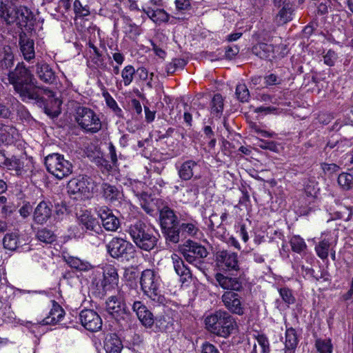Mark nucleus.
Wrapping results in <instances>:
<instances>
[{
	"mask_svg": "<svg viewBox=\"0 0 353 353\" xmlns=\"http://www.w3.org/2000/svg\"><path fill=\"white\" fill-rule=\"evenodd\" d=\"M159 221L162 233L167 243L176 244L179 242V229L181 221L176 212L168 206L159 211Z\"/></svg>",
	"mask_w": 353,
	"mask_h": 353,
	"instance_id": "4",
	"label": "nucleus"
},
{
	"mask_svg": "<svg viewBox=\"0 0 353 353\" xmlns=\"http://www.w3.org/2000/svg\"><path fill=\"white\" fill-rule=\"evenodd\" d=\"M214 278L217 284L223 290L234 292H239L243 290L245 280L241 275L229 276L219 272L215 274Z\"/></svg>",
	"mask_w": 353,
	"mask_h": 353,
	"instance_id": "13",
	"label": "nucleus"
},
{
	"mask_svg": "<svg viewBox=\"0 0 353 353\" xmlns=\"http://www.w3.org/2000/svg\"><path fill=\"white\" fill-rule=\"evenodd\" d=\"M68 192L74 199H85L92 196L94 183L91 178L82 176L73 179L68 183Z\"/></svg>",
	"mask_w": 353,
	"mask_h": 353,
	"instance_id": "8",
	"label": "nucleus"
},
{
	"mask_svg": "<svg viewBox=\"0 0 353 353\" xmlns=\"http://www.w3.org/2000/svg\"><path fill=\"white\" fill-rule=\"evenodd\" d=\"M181 252L185 259L190 263L201 268L208 252L206 248L199 243L188 240L183 245Z\"/></svg>",
	"mask_w": 353,
	"mask_h": 353,
	"instance_id": "10",
	"label": "nucleus"
},
{
	"mask_svg": "<svg viewBox=\"0 0 353 353\" xmlns=\"http://www.w3.org/2000/svg\"><path fill=\"white\" fill-rule=\"evenodd\" d=\"M279 10L274 19L277 25H283L293 20L295 10L292 4H287V6L279 8Z\"/></svg>",
	"mask_w": 353,
	"mask_h": 353,
	"instance_id": "29",
	"label": "nucleus"
},
{
	"mask_svg": "<svg viewBox=\"0 0 353 353\" xmlns=\"http://www.w3.org/2000/svg\"><path fill=\"white\" fill-rule=\"evenodd\" d=\"M33 19L32 12L26 6L17 8V25L20 27H26L28 23Z\"/></svg>",
	"mask_w": 353,
	"mask_h": 353,
	"instance_id": "37",
	"label": "nucleus"
},
{
	"mask_svg": "<svg viewBox=\"0 0 353 353\" xmlns=\"http://www.w3.org/2000/svg\"><path fill=\"white\" fill-rule=\"evenodd\" d=\"M172 260L176 273L180 276L181 281L185 283L192 278L190 269L185 265L183 260L177 254L172 255Z\"/></svg>",
	"mask_w": 353,
	"mask_h": 353,
	"instance_id": "25",
	"label": "nucleus"
},
{
	"mask_svg": "<svg viewBox=\"0 0 353 353\" xmlns=\"http://www.w3.org/2000/svg\"><path fill=\"white\" fill-rule=\"evenodd\" d=\"M199 232V228L198 226V223L195 220H192L190 222H182L179 225V236H180V234L182 235L189 236H196L197 234Z\"/></svg>",
	"mask_w": 353,
	"mask_h": 353,
	"instance_id": "33",
	"label": "nucleus"
},
{
	"mask_svg": "<svg viewBox=\"0 0 353 353\" xmlns=\"http://www.w3.org/2000/svg\"><path fill=\"white\" fill-rule=\"evenodd\" d=\"M74 10L79 17H86L90 14L89 9L86 6H83L79 0H75L74 2Z\"/></svg>",
	"mask_w": 353,
	"mask_h": 353,
	"instance_id": "53",
	"label": "nucleus"
},
{
	"mask_svg": "<svg viewBox=\"0 0 353 353\" xmlns=\"http://www.w3.org/2000/svg\"><path fill=\"white\" fill-rule=\"evenodd\" d=\"M101 276V271H99V272L95 274V276L92 280V286L97 290L99 296H103L106 294V292L109 290L104 283Z\"/></svg>",
	"mask_w": 353,
	"mask_h": 353,
	"instance_id": "41",
	"label": "nucleus"
},
{
	"mask_svg": "<svg viewBox=\"0 0 353 353\" xmlns=\"http://www.w3.org/2000/svg\"><path fill=\"white\" fill-rule=\"evenodd\" d=\"M321 167L325 174L328 176H331L337 172L340 169V167L335 163H322Z\"/></svg>",
	"mask_w": 353,
	"mask_h": 353,
	"instance_id": "54",
	"label": "nucleus"
},
{
	"mask_svg": "<svg viewBox=\"0 0 353 353\" xmlns=\"http://www.w3.org/2000/svg\"><path fill=\"white\" fill-rule=\"evenodd\" d=\"M81 325L90 332L98 331L102 327L100 316L93 310H83L79 314Z\"/></svg>",
	"mask_w": 353,
	"mask_h": 353,
	"instance_id": "16",
	"label": "nucleus"
},
{
	"mask_svg": "<svg viewBox=\"0 0 353 353\" xmlns=\"http://www.w3.org/2000/svg\"><path fill=\"white\" fill-rule=\"evenodd\" d=\"M37 238L39 241L47 244H50L56 241V235L48 228L39 230L37 232Z\"/></svg>",
	"mask_w": 353,
	"mask_h": 353,
	"instance_id": "44",
	"label": "nucleus"
},
{
	"mask_svg": "<svg viewBox=\"0 0 353 353\" xmlns=\"http://www.w3.org/2000/svg\"><path fill=\"white\" fill-rule=\"evenodd\" d=\"M19 212L23 218L26 219L32 212V207L30 203H26L20 208Z\"/></svg>",
	"mask_w": 353,
	"mask_h": 353,
	"instance_id": "60",
	"label": "nucleus"
},
{
	"mask_svg": "<svg viewBox=\"0 0 353 353\" xmlns=\"http://www.w3.org/2000/svg\"><path fill=\"white\" fill-rule=\"evenodd\" d=\"M235 94L237 99L241 102H248L250 99V92L244 83H239L236 87Z\"/></svg>",
	"mask_w": 353,
	"mask_h": 353,
	"instance_id": "47",
	"label": "nucleus"
},
{
	"mask_svg": "<svg viewBox=\"0 0 353 353\" xmlns=\"http://www.w3.org/2000/svg\"><path fill=\"white\" fill-rule=\"evenodd\" d=\"M53 205L50 201H41L34 208L33 220L37 224L46 223L52 216Z\"/></svg>",
	"mask_w": 353,
	"mask_h": 353,
	"instance_id": "19",
	"label": "nucleus"
},
{
	"mask_svg": "<svg viewBox=\"0 0 353 353\" xmlns=\"http://www.w3.org/2000/svg\"><path fill=\"white\" fill-rule=\"evenodd\" d=\"M172 324L168 322L165 316H161L156 319V326L158 327L160 332H168Z\"/></svg>",
	"mask_w": 353,
	"mask_h": 353,
	"instance_id": "56",
	"label": "nucleus"
},
{
	"mask_svg": "<svg viewBox=\"0 0 353 353\" xmlns=\"http://www.w3.org/2000/svg\"><path fill=\"white\" fill-rule=\"evenodd\" d=\"M75 121L87 132L96 133L101 129L99 116L92 109L79 105L75 109Z\"/></svg>",
	"mask_w": 353,
	"mask_h": 353,
	"instance_id": "6",
	"label": "nucleus"
},
{
	"mask_svg": "<svg viewBox=\"0 0 353 353\" xmlns=\"http://www.w3.org/2000/svg\"><path fill=\"white\" fill-rule=\"evenodd\" d=\"M337 182L343 190H350L353 188V174L342 172L339 175Z\"/></svg>",
	"mask_w": 353,
	"mask_h": 353,
	"instance_id": "40",
	"label": "nucleus"
},
{
	"mask_svg": "<svg viewBox=\"0 0 353 353\" xmlns=\"http://www.w3.org/2000/svg\"><path fill=\"white\" fill-rule=\"evenodd\" d=\"M137 248L145 251L153 250L157 245L158 238L146 223L137 221L127 230Z\"/></svg>",
	"mask_w": 353,
	"mask_h": 353,
	"instance_id": "3",
	"label": "nucleus"
},
{
	"mask_svg": "<svg viewBox=\"0 0 353 353\" xmlns=\"http://www.w3.org/2000/svg\"><path fill=\"white\" fill-rule=\"evenodd\" d=\"M132 310L145 327H150L154 324V321L152 312L141 301H134Z\"/></svg>",
	"mask_w": 353,
	"mask_h": 353,
	"instance_id": "21",
	"label": "nucleus"
},
{
	"mask_svg": "<svg viewBox=\"0 0 353 353\" xmlns=\"http://www.w3.org/2000/svg\"><path fill=\"white\" fill-rule=\"evenodd\" d=\"M330 248V243L327 239L321 241L315 247L316 254L319 258L324 260L328 256Z\"/></svg>",
	"mask_w": 353,
	"mask_h": 353,
	"instance_id": "45",
	"label": "nucleus"
},
{
	"mask_svg": "<svg viewBox=\"0 0 353 353\" xmlns=\"http://www.w3.org/2000/svg\"><path fill=\"white\" fill-rule=\"evenodd\" d=\"M7 74L10 83L13 85L23 101H35L40 103L43 105L45 112L52 118L59 115L61 101L54 97L52 90L32 83L33 75L23 63H19Z\"/></svg>",
	"mask_w": 353,
	"mask_h": 353,
	"instance_id": "1",
	"label": "nucleus"
},
{
	"mask_svg": "<svg viewBox=\"0 0 353 353\" xmlns=\"http://www.w3.org/2000/svg\"><path fill=\"white\" fill-rule=\"evenodd\" d=\"M137 286V285L136 282L132 281L129 283H125L121 286L119 291L118 296L121 297L124 302L126 301H132V299L138 294Z\"/></svg>",
	"mask_w": 353,
	"mask_h": 353,
	"instance_id": "32",
	"label": "nucleus"
},
{
	"mask_svg": "<svg viewBox=\"0 0 353 353\" xmlns=\"http://www.w3.org/2000/svg\"><path fill=\"white\" fill-rule=\"evenodd\" d=\"M110 256L117 260H127L132 257L134 246L129 241L119 237L112 238L105 245Z\"/></svg>",
	"mask_w": 353,
	"mask_h": 353,
	"instance_id": "9",
	"label": "nucleus"
},
{
	"mask_svg": "<svg viewBox=\"0 0 353 353\" xmlns=\"http://www.w3.org/2000/svg\"><path fill=\"white\" fill-rule=\"evenodd\" d=\"M176 8L179 11L188 10L191 8L190 0H176Z\"/></svg>",
	"mask_w": 353,
	"mask_h": 353,
	"instance_id": "58",
	"label": "nucleus"
},
{
	"mask_svg": "<svg viewBox=\"0 0 353 353\" xmlns=\"http://www.w3.org/2000/svg\"><path fill=\"white\" fill-rule=\"evenodd\" d=\"M12 115L10 108L4 103L0 102V118L9 119Z\"/></svg>",
	"mask_w": 353,
	"mask_h": 353,
	"instance_id": "63",
	"label": "nucleus"
},
{
	"mask_svg": "<svg viewBox=\"0 0 353 353\" xmlns=\"http://www.w3.org/2000/svg\"><path fill=\"white\" fill-rule=\"evenodd\" d=\"M201 353H220V352L213 344L205 342L201 346Z\"/></svg>",
	"mask_w": 353,
	"mask_h": 353,
	"instance_id": "59",
	"label": "nucleus"
},
{
	"mask_svg": "<svg viewBox=\"0 0 353 353\" xmlns=\"http://www.w3.org/2000/svg\"><path fill=\"white\" fill-rule=\"evenodd\" d=\"M32 71L36 77L44 83L52 85L57 82V76L54 70L43 61H39L32 66Z\"/></svg>",
	"mask_w": 353,
	"mask_h": 353,
	"instance_id": "15",
	"label": "nucleus"
},
{
	"mask_svg": "<svg viewBox=\"0 0 353 353\" xmlns=\"http://www.w3.org/2000/svg\"><path fill=\"white\" fill-rule=\"evenodd\" d=\"M19 244V237L15 233L6 234L3 239V248L6 250L14 251L15 250Z\"/></svg>",
	"mask_w": 353,
	"mask_h": 353,
	"instance_id": "42",
	"label": "nucleus"
},
{
	"mask_svg": "<svg viewBox=\"0 0 353 353\" xmlns=\"http://www.w3.org/2000/svg\"><path fill=\"white\" fill-rule=\"evenodd\" d=\"M254 54L263 59L274 57V47L272 44L266 43H259L252 48Z\"/></svg>",
	"mask_w": 353,
	"mask_h": 353,
	"instance_id": "27",
	"label": "nucleus"
},
{
	"mask_svg": "<svg viewBox=\"0 0 353 353\" xmlns=\"http://www.w3.org/2000/svg\"><path fill=\"white\" fill-rule=\"evenodd\" d=\"M19 45L21 51L26 60L30 61L34 58L35 53L33 40L26 38L25 34L20 35Z\"/></svg>",
	"mask_w": 353,
	"mask_h": 353,
	"instance_id": "28",
	"label": "nucleus"
},
{
	"mask_svg": "<svg viewBox=\"0 0 353 353\" xmlns=\"http://www.w3.org/2000/svg\"><path fill=\"white\" fill-rule=\"evenodd\" d=\"M257 342L262 348L263 353H268L270 351L269 341L264 335H259Z\"/></svg>",
	"mask_w": 353,
	"mask_h": 353,
	"instance_id": "57",
	"label": "nucleus"
},
{
	"mask_svg": "<svg viewBox=\"0 0 353 353\" xmlns=\"http://www.w3.org/2000/svg\"><path fill=\"white\" fill-rule=\"evenodd\" d=\"M140 284L144 294L151 300L159 304L165 303V298L161 294L159 290L160 276L154 270L150 269L143 270L140 278Z\"/></svg>",
	"mask_w": 353,
	"mask_h": 353,
	"instance_id": "5",
	"label": "nucleus"
},
{
	"mask_svg": "<svg viewBox=\"0 0 353 353\" xmlns=\"http://www.w3.org/2000/svg\"><path fill=\"white\" fill-rule=\"evenodd\" d=\"M103 96L105 99L107 105L111 108L117 114H119L122 112L121 109L118 106L117 101L108 92L103 93Z\"/></svg>",
	"mask_w": 353,
	"mask_h": 353,
	"instance_id": "52",
	"label": "nucleus"
},
{
	"mask_svg": "<svg viewBox=\"0 0 353 353\" xmlns=\"http://www.w3.org/2000/svg\"><path fill=\"white\" fill-rule=\"evenodd\" d=\"M101 275L104 283L106 285L108 288L110 290L114 288V285H117L119 282V275L117 269L112 266L108 265L101 271Z\"/></svg>",
	"mask_w": 353,
	"mask_h": 353,
	"instance_id": "26",
	"label": "nucleus"
},
{
	"mask_svg": "<svg viewBox=\"0 0 353 353\" xmlns=\"http://www.w3.org/2000/svg\"><path fill=\"white\" fill-rule=\"evenodd\" d=\"M298 341L296 330L292 327L288 328L285 331V346L296 347Z\"/></svg>",
	"mask_w": 353,
	"mask_h": 353,
	"instance_id": "49",
	"label": "nucleus"
},
{
	"mask_svg": "<svg viewBox=\"0 0 353 353\" xmlns=\"http://www.w3.org/2000/svg\"><path fill=\"white\" fill-rule=\"evenodd\" d=\"M106 311L119 323H128L130 312L125 303L119 296H111L105 302Z\"/></svg>",
	"mask_w": 353,
	"mask_h": 353,
	"instance_id": "11",
	"label": "nucleus"
},
{
	"mask_svg": "<svg viewBox=\"0 0 353 353\" xmlns=\"http://www.w3.org/2000/svg\"><path fill=\"white\" fill-rule=\"evenodd\" d=\"M14 57L11 47L8 45L0 46V72H9L14 65Z\"/></svg>",
	"mask_w": 353,
	"mask_h": 353,
	"instance_id": "22",
	"label": "nucleus"
},
{
	"mask_svg": "<svg viewBox=\"0 0 353 353\" xmlns=\"http://www.w3.org/2000/svg\"><path fill=\"white\" fill-rule=\"evenodd\" d=\"M135 74L136 70L131 65H126L122 70L121 77L125 86L129 85L132 82Z\"/></svg>",
	"mask_w": 353,
	"mask_h": 353,
	"instance_id": "48",
	"label": "nucleus"
},
{
	"mask_svg": "<svg viewBox=\"0 0 353 353\" xmlns=\"http://www.w3.org/2000/svg\"><path fill=\"white\" fill-rule=\"evenodd\" d=\"M210 105L211 113L216 117H221L223 110V99L220 94H214Z\"/></svg>",
	"mask_w": 353,
	"mask_h": 353,
	"instance_id": "39",
	"label": "nucleus"
},
{
	"mask_svg": "<svg viewBox=\"0 0 353 353\" xmlns=\"http://www.w3.org/2000/svg\"><path fill=\"white\" fill-rule=\"evenodd\" d=\"M338 59L337 54L332 50H329L323 56V62L328 66H333Z\"/></svg>",
	"mask_w": 353,
	"mask_h": 353,
	"instance_id": "55",
	"label": "nucleus"
},
{
	"mask_svg": "<svg viewBox=\"0 0 353 353\" xmlns=\"http://www.w3.org/2000/svg\"><path fill=\"white\" fill-rule=\"evenodd\" d=\"M290 244L292 250L299 254L305 252L307 248L304 239L298 235H294L291 238Z\"/></svg>",
	"mask_w": 353,
	"mask_h": 353,
	"instance_id": "43",
	"label": "nucleus"
},
{
	"mask_svg": "<svg viewBox=\"0 0 353 353\" xmlns=\"http://www.w3.org/2000/svg\"><path fill=\"white\" fill-rule=\"evenodd\" d=\"M47 170L56 178L62 179L72 173V163L58 153L48 154L45 158Z\"/></svg>",
	"mask_w": 353,
	"mask_h": 353,
	"instance_id": "7",
	"label": "nucleus"
},
{
	"mask_svg": "<svg viewBox=\"0 0 353 353\" xmlns=\"http://www.w3.org/2000/svg\"><path fill=\"white\" fill-rule=\"evenodd\" d=\"M265 84L266 86L278 85L280 83V80L274 74H270L265 77Z\"/></svg>",
	"mask_w": 353,
	"mask_h": 353,
	"instance_id": "61",
	"label": "nucleus"
},
{
	"mask_svg": "<svg viewBox=\"0 0 353 353\" xmlns=\"http://www.w3.org/2000/svg\"><path fill=\"white\" fill-rule=\"evenodd\" d=\"M5 168L14 172V174L15 175H21L24 172V162L23 158H19L17 156L9 157Z\"/></svg>",
	"mask_w": 353,
	"mask_h": 353,
	"instance_id": "34",
	"label": "nucleus"
},
{
	"mask_svg": "<svg viewBox=\"0 0 353 353\" xmlns=\"http://www.w3.org/2000/svg\"><path fill=\"white\" fill-rule=\"evenodd\" d=\"M315 346L319 353H332V344L330 339H317Z\"/></svg>",
	"mask_w": 353,
	"mask_h": 353,
	"instance_id": "46",
	"label": "nucleus"
},
{
	"mask_svg": "<svg viewBox=\"0 0 353 353\" xmlns=\"http://www.w3.org/2000/svg\"><path fill=\"white\" fill-rule=\"evenodd\" d=\"M218 267L226 272L238 271L239 270L238 254L235 252L221 250L215 255Z\"/></svg>",
	"mask_w": 353,
	"mask_h": 353,
	"instance_id": "12",
	"label": "nucleus"
},
{
	"mask_svg": "<svg viewBox=\"0 0 353 353\" xmlns=\"http://www.w3.org/2000/svg\"><path fill=\"white\" fill-rule=\"evenodd\" d=\"M65 261L72 268L80 271H87L91 268V265L86 261H83L79 258L68 256L64 257Z\"/></svg>",
	"mask_w": 353,
	"mask_h": 353,
	"instance_id": "38",
	"label": "nucleus"
},
{
	"mask_svg": "<svg viewBox=\"0 0 353 353\" xmlns=\"http://www.w3.org/2000/svg\"><path fill=\"white\" fill-rule=\"evenodd\" d=\"M64 313V310L59 305H55L50 312L49 315L43 320V323L44 325L56 324L61 320Z\"/></svg>",
	"mask_w": 353,
	"mask_h": 353,
	"instance_id": "35",
	"label": "nucleus"
},
{
	"mask_svg": "<svg viewBox=\"0 0 353 353\" xmlns=\"http://www.w3.org/2000/svg\"><path fill=\"white\" fill-rule=\"evenodd\" d=\"M185 65V61L181 59H174L166 66L168 74H172L179 68L182 69Z\"/></svg>",
	"mask_w": 353,
	"mask_h": 353,
	"instance_id": "51",
	"label": "nucleus"
},
{
	"mask_svg": "<svg viewBox=\"0 0 353 353\" xmlns=\"http://www.w3.org/2000/svg\"><path fill=\"white\" fill-rule=\"evenodd\" d=\"M101 194L105 201L110 203L119 201L123 197V192L116 185L106 182L101 185Z\"/></svg>",
	"mask_w": 353,
	"mask_h": 353,
	"instance_id": "23",
	"label": "nucleus"
},
{
	"mask_svg": "<svg viewBox=\"0 0 353 353\" xmlns=\"http://www.w3.org/2000/svg\"><path fill=\"white\" fill-rule=\"evenodd\" d=\"M331 1L330 0H324L321 2L318 6V12L321 14H325L328 12V8L331 7Z\"/></svg>",
	"mask_w": 353,
	"mask_h": 353,
	"instance_id": "64",
	"label": "nucleus"
},
{
	"mask_svg": "<svg viewBox=\"0 0 353 353\" xmlns=\"http://www.w3.org/2000/svg\"><path fill=\"white\" fill-rule=\"evenodd\" d=\"M201 165L199 161L187 160L182 163L178 168V175L182 181H189L192 179H199Z\"/></svg>",
	"mask_w": 353,
	"mask_h": 353,
	"instance_id": "14",
	"label": "nucleus"
},
{
	"mask_svg": "<svg viewBox=\"0 0 353 353\" xmlns=\"http://www.w3.org/2000/svg\"><path fill=\"white\" fill-rule=\"evenodd\" d=\"M283 301L288 305L294 304L296 301L292 291L288 288H282L279 290Z\"/></svg>",
	"mask_w": 353,
	"mask_h": 353,
	"instance_id": "50",
	"label": "nucleus"
},
{
	"mask_svg": "<svg viewBox=\"0 0 353 353\" xmlns=\"http://www.w3.org/2000/svg\"><path fill=\"white\" fill-rule=\"evenodd\" d=\"M239 52V49L236 46H228L225 49V56L228 59H233Z\"/></svg>",
	"mask_w": 353,
	"mask_h": 353,
	"instance_id": "62",
	"label": "nucleus"
},
{
	"mask_svg": "<svg viewBox=\"0 0 353 353\" xmlns=\"http://www.w3.org/2000/svg\"><path fill=\"white\" fill-rule=\"evenodd\" d=\"M17 129L12 125H6L0 122V145L8 144L13 138Z\"/></svg>",
	"mask_w": 353,
	"mask_h": 353,
	"instance_id": "36",
	"label": "nucleus"
},
{
	"mask_svg": "<svg viewBox=\"0 0 353 353\" xmlns=\"http://www.w3.org/2000/svg\"><path fill=\"white\" fill-rule=\"evenodd\" d=\"M204 322L208 332L225 339L231 335L236 327L235 319L225 310H219L207 316Z\"/></svg>",
	"mask_w": 353,
	"mask_h": 353,
	"instance_id": "2",
	"label": "nucleus"
},
{
	"mask_svg": "<svg viewBox=\"0 0 353 353\" xmlns=\"http://www.w3.org/2000/svg\"><path fill=\"white\" fill-rule=\"evenodd\" d=\"M78 222L81 228L86 231H93L97 233L102 232L101 228L98 221L89 212H83L78 217Z\"/></svg>",
	"mask_w": 353,
	"mask_h": 353,
	"instance_id": "24",
	"label": "nucleus"
},
{
	"mask_svg": "<svg viewBox=\"0 0 353 353\" xmlns=\"http://www.w3.org/2000/svg\"><path fill=\"white\" fill-rule=\"evenodd\" d=\"M104 348L106 353H121L123 345L117 334H110L105 339Z\"/></svg>",
	"mask_w": 353,
	"mask_h": 353,
	"instance_id": "31",
	"label": "nucleus"
},
{
	"mask_svg": "<svg viewBox=\"0 0 353 353\" xmlns=\"http://www.w3.org/2000/svg\"><path fill=\"white\" fill-rule=\"evenodd\" d=\"M221 300L224 306L232 313L238 315H243L244 314L241 297L237 292L226 291L223 294Z\"/></svg>",
	"mask_w": 353,
	"mask_h": 353,
	"instance_id": "18",
	"label": "nucleus"
},
{
	"mask_svg": "<svg viewBox=\"0 0 353 353\" xmlns=\"http://www.w3.org/2000/svg\"><path fill=\"white\" fill-rule=\"evenodd\" d=\"M97 214L101 219L103 227L107 231L115 232L120 227L121 223L119 218L107 206L99 207Z\"/></svg>",
	"mask_w": 353,
	"mask_h": 353,
	"instance_id": "17",
	"label": "nucleus"
},
{
	"mask_svg": "<svg viewBox=\"0 0 353 353\" xmlns=\"http://www.w3.org/2000/svg\"><path fill=\"white\" fill-rule=\"evenodd\" d=\"M0 17L8 25H11L17 21V8L6 0H0Z\"/></svg>",
	"mask_w": 353,
	"mask_h": 353,
	"instance_id": "20",
	"label": "nucleus"
},
{
	"mask_svg": "<svg viewBox=\"0 0 353 353\" xmlns=\"http://www.w3.org/2000/svg\"><path fill=\"white\" fill-rule=\"evenodd\" d=\"M141 10L155 23H167L170 15L163 9L152 10L150 8H142Z\"/></svg>",
	"mask_w": 353,
	"mask_h": 353,
	"instance_id": "30",
	"label": "nucleus"
}]
</instances>
